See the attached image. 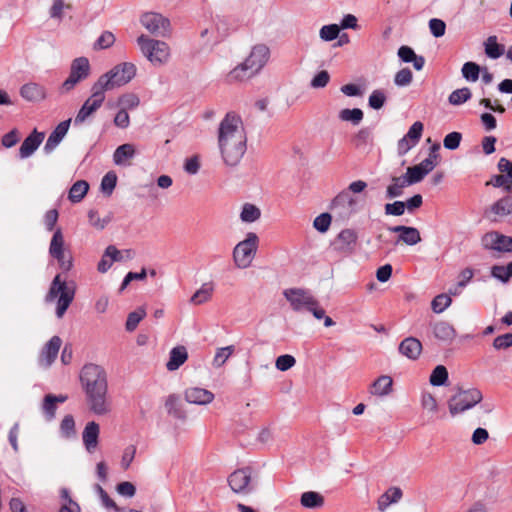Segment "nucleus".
<instances>
[{"instance_id":"1","label":"nucleus","mask_w":512,"mask_h":512,"mask_svg":"<svg viewBox=\"0 0 512 512\" xmlns=\"http://www.w3.org/2000/svg\"><path fill=\"white\" fill-rule=\"evenodd\" d=\"M247 137L240 116L228 112L220 122L218 129V146L224 163L237 166L247 149Z\"/></svg>"},{"instance_id":"2","label":"nucleus","mask_w":512,"mask_h":512,"mask_svg":"<svg viewBox=\"0 0 512 512\" xmlns=\"http://www.w3.org/2000/svg\"><path fill=\"white\" fill-rule=\"evenodd\" d=\"M79 378L90 411L96 415L107 414L110 409L107 403L108 381L105 369L97 364H85Z\"/></svg>"},{"instance_id":"3","label":"nucleus","mask_w":512,"mask_h":512,"mask_svg":"<svg viewBox=\"0 0 512 512\" xmlns=\"http://www.w3.org/2000/svg\"><path fill=\"white\" fill-rule=\"evenodd\" d=\"M270 50L265 44L255 45L245 61L235 67L229 74L232 80L249 78L260 71L267 63Z\"/></svg>"},{"instance_id":"4","label":"nucleus","mask_w":512,"mask_h":512,"mask_svg":"<svg viewBox=\"0 0 512 512\" xmlns=\"http://www.w3.org/2000/svg\"><path fill=\"white\" fill-rule=\"evenodd\" d=\"M75 297V286L74 283H67L66 280L61 279V275L57 274L50 284L48 293L45 296L47 303L53 302L56 298V316L62 318L73 302Z\"/></svg>"},{"instance_id":"5","label":"nucleus","mask_w":512,"mask_h":512,"mask_svg":"<svg viewBox=\"0 0 512 512\" xmlns=\"http://www.w3.org/2000/svg\"><path fill=\"white\" fill-rule=\"evenodd\" d=\"M137 43L143 55L155 66L165 64L170 56V48L167 43L151 39L142 34L137 38Z\"/></svg>"},{"instance_id":"6","label":"nucleus","mask_w":512,"mask_h":512,"mask_svg":"<svg viewBox=\"0 0 512 512\" xmlns=\"http://www.w3.org/2000/svg\"><path fill=\"white\" fill-rule=\"evenodd\" d=\"M482 392L477 388H458L457 392L448 400L449 412L452 416L464 413L480 403Z\"/></svg>"},{"instance_id":"7","label":"nucleus","mask_w":512,"mask_h":512,"mask_svg":"<svg viewBox=\"0 0 512 512\" xmlns=\"http://www.w3.org/2000/svg\"><path fill=\"white\" fill-rule=\"evenodd\" d=\"M257 247L258 236L253 232L248 233L246 239L239 242L233 250V258L237 267H248L257 251Z\"/></svg>"},{"instance_id":"8","label":"nucleus","mask_w":512,"mask_h":512,"mask_svg":"<svg viewBox=\"0 0 512 512\" xmlns=\"http://www.w3.org/2000/svg\"><path fill=\"white\" fill-rule=\"evenodd\" d=\"M90 71L91 67L88 58H75L71 63L69 76L62 84V91H71L78 83L89 77Z\"/></svg>"},{"instance_id":"9","label":"nucleus","mask_w":512,"mask_h":512,"mask_svg":"<svg viewBox=\"0 0 512 512\" xmlns=\"http://www.w3.org/2000/svg\"><path fill=\"white\" fill-rule=\"evenodd\" d=\"M140 22L154 36L166 37L171 33L170 20L160 13H144L140 18Z\"/></svg>"},{"instance_id":"10","label":"nucleus","mask_w":512,"mask_h":512,"mask_svg":"<svg viewBox=\"0 0 512 512\" xmlns=\"http://www.w3.org/2000/svg\"><path fill=\"white\" fill-rule=\"evenodd\" d=\"M228 484L233 492L237 494H249L253 491L252 469L244 467L232 472L228 477Z\"/></svg>"},{"instance_id":"11","label":"nucleus","mask_w":512,"mask_h":512,"mask_svg":"<svg viewBox=\"0 0 512 512\" xmlns=\"http://www.w3.org/2000/svg\"><path fill=\"white\" fill-rule=\"evenodd\" d=\"M283 295L295 312H300L303 309L308 310L311 305L316 304V299L310 291L303 288L285 289Z\"/></svg>"},{"instance_id":"12","label":"nucleus","mask_w":512,"mask_h":512,"mask_svg":"<svg viewBox=\"0 0 512 512\" xmlns=\"http://www.w3.org/2000/svg\"><path fill=\"white\" fill-rule=\"evenodd\" d=\"M136 66L131 62H123L106 72L113 88L129 83L136 75Z\"/></svg>"},{"instance_id":"13","label":"nucleus","mask_w":512,"mask_h":512,"mask_svg":"<svg viewBox=\"0 0 512 512\" xmlns=\"http://www.w3.org/2000/svg\"><path fill=\"white\" fill-rule=\"evenodd\" d=\"M482 245L486 250L505 253L512 252V237L506 236L497 231H491L482 237Z\"/></svg>"},{"instance_id":"14","label":"nucleus","mask_w":512,"mask_h":512,"mask_svg":"<svg viewBox=\"0 0 512 512\" xmlns=\"http://www.w3.org/2000/svg\"><path fill=\"white\" fill-rule=\"evenodd\" d=\"M358 235L353 229H343L331 242L334 251L340 254H351L355 249Z\"/></svg>"},{"instance_id":"15","label":"nucleus","mask_w":512,"mask_h":512,"mask_svg":"<svg viewBox=\"0 0 512 512\" xmlns=\"http://www.w3.org/2000/svg\"><path fill=\"white\" fill-rule=\"evenodd\" d=\"M62 340L59 336H53L42 348L39 356V364L48 368L56 360Z\"/></svg>"},{"instance_id":"16","label":"nucleus","mask_w":512,"mask_h":512,"mask_svg":"<svg viewBox=\"0 0 512 512\" xmlns=\"http://www.w3.org/2000/svg\"><path fill=\"white\" fill-rule=\"evenodd\" d=\"M356 201L348 192L339 193L331 203V209L341 217H349L355 211Z\"/></svg>"},{"instance_id":"17","label":"nucleus","mask_w":512,"mask_h":512,"mask_svg":"<svg viewBox=\"0 0 512 512\" xmlns=\"http://www.w3.org/2000/svg\"><path fill=\"white\" fill-rule=\"evenodd\" d=\"M71 121L72 120L69 118L60 122L51 132L44 146V152L46 154L51 153L61 143L69 130Z\"/></svg>"},{"instance_id":"18","label":"nucleus","mask_w":512,"mask_h":512,"mask_svg":"<svg viewBox=\"0 0 512 512\" xmlns=\"http://www.w3.org/2000/svg\"><path fill=\"white\" fill-rule=\"evenodd\" d=\"M44 137L43 132H38L34 129L22 142L19 148V157L21 159L30 157L38 149Z\"/></svg>"},{"instance_id":"19","label":"nucleus","mask_w":512,"mask_h":512,"mask_svg":"<svg viewBox=\"0 0 512 512\" xmlns=\"http://www.w3.org/2000/svg\"><path fill=\"white\" fill-rule=\"evenodd\" d=\"M393 233H398L397 242L413 246L421 241L420 232L417 228L405 225L392 226L388 228Z\"/></svg>"},{"instance_id":"20","label":"nucleus","mask_w":512,"mask_h":512,"mask_svg":"<svg viewBox=\"0 0 512 512\" xmlns=\"http://www.w3.org/2000/svg\"><path fill=\"white\" fill-rule=\"evenodd\" d=\"M423 346L419 339L415 337H407L399 344V353L410 360H417L421 355Z\"/></svg>"},{"instance_id":"21","label":"nucleus","mask_w":512,"mask_h":512,"mask_svg":"<svg viewBox=\"0 0 512 512\" xmlns=\"http://www.w3.org/2000/svg\"><path fill=\"white\" fill-rule=\"evenodd\" d=\"M99 433L100 427L96 422L91 421L86 424L82 434V439L83 444L89 453L94 452L97 448Z\"/></svg>"},{"instance_id":"22","label":"nucleus","mask_w":512,"mask_h":512,"mask_svg":"<svg viewBox=\"0 0 512 512\" xmlns=\"http://www.w3.org/2000/svg\"><path fill=\"white\" fill-rule=\"evenodd\" d=\"M185 399L189 403L205 405L213 401L214 394L207 389L193 387L185 391Z\"/></svg>"},{"instance_id":"23","label":"nucleus","mask_w":512,"mask_h":512,"mask_svg":"<svg viewBox=\"0 0 512 512\" xmlns=\"http://www.w3.org/2000/svg\"><path fill=\"white\" fill-rule=\"evenodd\" d=\"M20 95L27 101L38 102L45 99L46 91L42 85L31 82L21 87Z\"/></svg>"},{"instance_id":"24","label":"nucleus","mask_w":512,"mask_h":512,"mask_svg":"<svg viewBox=\"0 0 512 512\" xmlns=\"http://www.w3.org/2000/svg\"><path fill=\"white\" fill-rule=\"evenodd\" d=\"M113 85L108 78V75H101L98 80L91 87V96L90 99H94L103 104L105 100V92L109 90H113Z\"/></svg>"},{"instance_id":"25","label":"nucleus","mask_w":512,"mask_h":512,"mask_svg":"<svg viewBox=\"0 0 512 512\" xmlns=\"http://www.w3.org/2000/svg\"><path fill=\"white\" fill-rule=\"evenodd\" d=\"M101 106V102L90 98L86 99L74 118V125L77 126L84 123L87 118L94 114Z\"/></svg>"},{"instance_id":"26","label":"nucleus","mask_w":512,"mask_h":512,"mask_svg":"<svg viewBox=\"0 0 512 512\" xmlns=\"http://www.w3.org/2000/svg\"><path fill=\"white\" fill-rule=\"evenodd\" d=\"M433 334L438 340L451 343L456 336V331L448 322L439 321L433 325Z\"/></svg>"},{"instance_id":"27","label":"nucleus","mask_w":512,"mask_h":512,"mask_svg":"<svg viewBox=\"0 0 512 512\" xmlns=\"http://www.w3.org/2000/svg\"><path fill=\"white\" fill-rule=\"evenodd\" d=\"M187 358L188 353L184 346L174 347L170 351L169 360L166 364V367L169 371H175L185 363Z\"/></svg>"},{"instance_id":"28","label":"nucleus","mask_w":512,"mask_h":512,"mask_svg":"<svg viewBox=\"0 0 512 512\" xmlns=\"http://www.w3.org/2000/svg\"><path fill=\"white\" fill-rule=\"evenodd\" d=\"M373 129L363 127L351 137V143L356 149H365L373 143Z\"/></svg>"},{"instance_id":"29","label":"nucleus","mask_w":512,"mask_h":512,"mask_svg":"<svg viewBox=\"0 0 512 512\" xmlns=\"http://www.w3.org/2000/svg\"><path fill=\"white\" fill-rule=\"evenodd\" d=\"M136 151L134 145L125 143L118 146L113 153V161L118 166L127 165L126 161L133 158Z\"/></svg>"},{"instance_id":"30","label":"nucleus","mask_w":512,"mask_h":512,"mask_svg":"<svg viewBox=\"0 0 512 512\" xmlns=\"http://www.w3.org/2000/svg\"><path fill=\"white\" fill-rule=\"evenodd\" d=\"M403 493L399 487H391L378 499V509L383 512L390 504L398 502Z\"/></svg>"},{"instance_id":"31","label":"nucleus","mask_w":512,"mask_h":512,"mask_svg":"<svg viewBox=\"0 0 512 512\" xmlns=\"http://www.w3.org/2000/svg\"><path fill=\"white\" fill-rule=\"evenodd\" d=\"M300 503L308 509L320 508L324 505V497L315 491H307L302 493Z\"/></svg>"},{"instance_id":"32","label":"nucleus","mask_w":512,"mask_h":512,"mask_svg":"<svg viewBox=\"0 0 512 512\" xmlns=\"http://www.w3.org/2000/svg\"><path fill=\"white\" fill-rule=\"evenodd\" d=\"M391 180L392 183L388 185L386 189V199H394L402 196L404 188L409 186L403 176H394Z\"/></svg>"},{"instance_id":"33","label":"nucleus","mask_w":512,"mask_h":512,"mask_svg":"<svg viewBox=\"0 0 512 512\" xmlns=\"http://www.w3.org/2000/svg\"><path fill=\"white\" fill-rule=\"evenodd\" d=\"M89 190V184L85 180L76 181L70 188L68 193V199L72 203L80 202Z\"/></svg>"},{"instance_id":"34","label":"nucleus","mask_w":512,"mask_h":512,"mask_svg":"<svg viewBox=\"0 0 512 512\" xmlns=\"http://www.w3.org/2000/svg\"><path fill=\"white\" fill-rule=\"evenodd\" d=\"M392 384L390 376L382 375L373 382L371 393L379 396L388 395L391 392Z\"/></svg>"},{"instance_id":"35","label":"nucleus","mask_w":512,"mask_h":512,"mask_svg":"<svg viewBox=\"0 0 512 512\" xmlns=\"http://www.w3.org/2000/svg\"><path fill=\"white\" fill-rule=\"evenodd\" d=\"M490 211L498 216H507L512 214V196L507 195L497 200L490 207Z\"/></svg>"},{"instance_id":"36","label":"nucleus","mask_w":512,"mask_h":512,"mask_svg":"<svg viewBox=\"0 0 512 512\" xmlns=\"http://www.w3.org/2000/svg\"><path fill=\"white\" fill-rule=\"evenodd\" d=\"M505 52L504 45L497 42L496 36H489L485 42V53L489 58L497 59Z\"/></svg>"},{"instance_id":"37","label":"nucleus","mask_w":512,"mask_h":512,"mask_svg":"<svg viewBox=\"0 0 512 512\" xmlns=\"http://www.w3.org/2000/svg\"><path fill=\"white\" fill-rule=\"evenodd\" d=\"M213 292V285L211 283H204L191 297L190 302L196 305L207 302Z\"/></svg>"},{"instance_id":"38","label":"nucleus","mask_w":512,"mask_h":512,"mask_svg":"<svg viewBox=\"0 0 512 512\" xmlns=\"http://www.w3.org/2000/svg\"><path fill=\"white\" fill-rule=\"evenodd\" d=\"M339 119L346 122H351L353 125H358L364 117V113L360 108L342 109L338 115Z\"/></svg>"},{"instance_id":"39","label":"nucleus","mask_w":512,"mask_h":512,"mask_svg":"<svg viewBox=\"0 0 512 512\" xmlns=\"http://www.w3.org/2000/svg\"><path fill=\"white\" fill-rule=\"evenodd\" d=\"M448 370L444 365H437L433 370L429 378V382L432 386H443L448 381Z\"/></svg>"},{"instance_id":"40","label":"nucleus","mask_w":512,"mask_h":512,"mask_svg":"<svg viewBox=\"0 0 512 512\" xmlns=\"http://www.w3.org/2000/svg\"><path fill=\"white\" fill-rule=\"evenodd\" d=\"M472 92L468 87H463L454 90L448 97V101L451 105L459 106L470 100Z\"/></svg>"},{"instance_id":"41","label":"nucleus","mask_w":512,"mask_h":512,"mask_svg":"<svg viewBox=\"0 0 512 512\" xmlns=\"http://www.w3.org/2000/svg\"><path fill=\"white\" fill-rule=\"evenodd\" d=\"M261 216L260 209L254 204L245 203L242 207L240 219L245 223L257 221Z\"/></svg>"},{"instance_id":"42","label":"nucleus","mask_w":512,"mask_h":512,"mask_svg":"<svg viewBox=\"0 0 512 512\" xmlns=\"http://www.w3.org/2000/svg\"><path fill=\"white\" fill-rule=\"evenodd\" d=\"M165 407L170 415L177 419H184L185 413L179 405V397L175 394L168 396Z\"/></svg>"},{"instance_id":"43","label":"nucleus","mask_w":512,"mask_h":512,"mask_svg":"<svg viewBox=\"0 0 512 512\" xmlns=\"http://www.w3.org/2000/svg\"><path fill=\"white\" fill-rule=\"evenodd\" d=\"M64 252V237L61 229H57L51 239L49 246V254L51 257L59 256L60 253Z\"/></svg>"},{"instance_id":"44","label":"nucleus","mask_w":512,"mask_h":512,"mask_svg":"<svg viewBox=\"0 0 512 512\" xmlns=\"http://www.w3.org/2000/svg\"><path fill=\"white\" fill-rule=\"evenodd\" d=\"M117 184V175L114 171L107 172L101 180V191L110 196Z\"/></svg>"},{"instance_id":"45","label":"nucleus","mask_w":512,"mask_h":512,"mask_svg":"<svg viewBox=\"0 0 512 512\" xmlns=\"http://www.w3.org/2000/svg\"><path fill=\"white\" fill-rule=\"evenodd\" d=\"M234 351L235 347L233 345L219 348L216 351V354L213 359L214 367L219 368L223 366L224 363L228 360V358L234 353Z\"/></svg>"},{"instance_id":"46","label":"nucleus","mask_w":512,"mask_h":512,"mask_svg":"<svg viewBox=\"0 0 512 512\" xmlns=\"http://www.w3.org/2000/svg\"><path fill=\"white\" fill-rule=\"evenodd\" d=\"M480 66L475 62H466L462 66L463 77L470 82H475L479 78Z\"/></svg>"},{"instance_id":"47","label":"nucleus","mask_w":512,"mask_h":512,"mask_svg":"<svg viewBox=\"0 0 512 512\" xmlns=\"http://www.w3.org/2000/svg\"><path fill=\"white\" fill-rule=\"evenodd\" d=\"M452 303V299L449 294H439L431 302L432 310L435 313H442Z\"/></svg>"},{"instance_id":"48","label":"nucleus","mask_w":512,"mask_h":512,"mask_svg":"<svg viewBox=\"0 0 512 512\" xmlns=\"http://www.w3.org/2000/svg\"><path fill=\"white\" fill-rule=\"evenodd\" d=\"M425 176L426 174L418 167V165L408 167L406 174L403 175L409 186L421 182Z\"/></svg>"},{"instance_id":"49","label":"nucleus","mask_w":512,"mask_h":512,"mask_svg":"<svg viewBox=\"0 0 512 512\" xmlns=\"http://www.w3.org/2000/svg\"><path fill=\"white\" fill-rule=\"evenodd\" d=\"M115 36L110 31H104L95 41L93 48L95 50H103L110 48L115 43Z\"/></svg>"},{"instance_id":"50","label":"nucleus","mask_w":512,"mask_h":512,"mask_svg":"<svg viewBox=\"0 0 512 512\" xmlns=\"http://www.w3.org/2000/svg\"><path fill=\"white\" fill-rule=\"evenodd\" d=\"M118 104L119 106H121L122 109L131 110L139 106L140 99L134 93H126L119 97Z\"/></svg>"},{"instance_id":"51","label":"nucleus","mask_w":512,"mask_h":512,"mask_svg":"<svg viewBox=\"0 0 512 512\" xmlns=\"http://www.w3.org/2000/svg\"><path fill=\"white\" fill-rule=\"evenodd\" d=\"M60 431L65 438H71L75 436V420L72 415H66L62 419L60 424Z\"/></svg>"},{"instance_id":"52","label":"nucleus","mask_w":512,"mask_h":512,"mask_svg":"<svg viewBox=\"0 0 512 512\" xmlns=\"http://www.w3.org/2000/svg\"><path fill=\"white\" fill-rule=\"evenodd\" d=\"M386 102V95L383 90L376 89L374 90L368 99L369 106L374 110L381 109Z\"/></svg>"},{"instance_id":"53","label":"nucleus","mask_w":512,"mask_h":512,"mask_svg":"<svg viewBox=\"0 0 512 512\" xmlns=\"http://www.w3.org/2000/svg\"><path fill=\"white\" fill-rule=\"evenodd\" d=\"M145 315L146 313L143 309H138L136 311L130 312L128 314L125 324L126 330L129 332L134 331Z\"/></svg>"},{"instance_id":"54","label":"nucleus","mask_w":512,"mask_h":512,"mask_svg":"<svg viewBox=\"0 0 512 512\" xmlns=\"http://www.w3.org/2000/svg\"><path fill=\"white\" fill-rule=\"evenodd\" d=\"M413 80L412 71L409 68L399 70L394 76V83L398 87H405L411 84Z\"/></svg>"},{"instance_id":"55","label":"nucleus","mask_w":512,"mask_h":512,"mask_svg":"<svg viewBox=\"0 0 512 512\" xmlns=\"http://www.w3.org/2000/svg\"><path fill=\"white\" fill-rule=\"evenodd\" d=\"M95 490L98 493V495L100 496L102 504H103V506L105 508H107V509H114L116 512H122L123 511V509L118 507L117 504L114 502V500H112L109 497L108 493L102 488L101 485L96 484L95 485Z\"/></svg>"},{"instance_id":"56","label":"nucleus","mask_w":512,"mask_h":512,"mask_svg":"<svg viewBox=\"0 0 512 512\" xmlns=\"http://www.w3.org/2000/svg\"><path fill=\"white\" fill-rule=\"evenodd\" d=\"M332 217L329 213H322L318 215L313 221V227L320 233L328 231L331 224Z\"/></svg>"},{"instance_id":"57","label":"nucleus","mask_w":512,"mask_h":512,"mask_svg":"<svg viewBox=\"0 0 512 512\" xmlns=\"http://www.w3.org/2000/svg\"><path fill=\"white\" fill-rule=\"evenodd\" d=\"M43 413L47 420H52L55 417L57 404L52 400V394L45 395L42 404Z\"/></svg>"},{"instance_id":"58","label":"nucleus","mask_w":512,"mask_h":512,"mask_svg":"<svg viewBox=\"0 0 512 512\" xmlns=\"http://www.w3.org/2000/svg\"><path fill=\"white\" fill-rule=\"evenodd\" d=\"M88 219H89V223L99 229V230H102L106 227V225L111 221V216H107L103 219H101L98 215V212L94 209H91L89 210L88 212Z\"/></svg>"},{"instance_id":"59","label":"nucleus","mask_w":512,"mask_h":512,"mask_svg":"<svg viewBox=\"0 0 512 512\" xmlns=\"http://www.w3.org/2000/svg\"><path fill=\"white\" fill-rule=\"evenodd\" d=\"M462 140L460 132L453 131L448 133L443 139V145L448 150H455L459 147Z\"/></svg>"},{"instance_id":"60","label":"nucleus","mask_w":512,"mask_h":512,"mask_svg":"<svg viewBox=\"0 0 512 512\" xmlns=\"http://www.w3.org/2000/svg\"><path fill=\"white\" fill-rule=\"evenodd\" d=\"M340 32V27L336 24L324 25L320 29V37L324 41L335 40Z\"/></svg>"},{"instance_id":"61","label":"nucleus","mask_w":512,"mask_h":512,"mask_svg":"<svg viewBox=\"0 0 512 512\" xmlns=\"http://www.w3.org/2000/svg\"><path fill=\"white\" fill-rule=\"evenodd\" d=\"M296 363L295 358L292 355L284 354L277 357L275 366L279 371H287L291 369Z\"/></svg>"},{"instance_id":"62","label":"nucleus","mask_w":512,"mask_h":512,"mask_svg":"<svg viewBox=\"0 0 512 512\" xmlns=\"http://www.w3.org/2000/svg\"><path fill=\"white\" fill-rule=\"evenodd\" d=\"M508 181L509 180L503 174L494 175V176H492L490 181L486 182V185L487 186L492 185L493 187H496V188L503 187V189L505 191L511 192L512 191V182L508 183Z\"/></svg>"},{"instance_id":"63","label":"nucleus","mask_w":512,"mask_h":512,"mask_svg":"<svg viewBox=\"0 0 512 512\" xmlns=\"http://www.w3.org/2000/svg\"><path fill=\"white\" fill-rule=\"evenodd\" d=\"M429 29L431 34L436 37H442L446 31V24L443 20L438 18H432L429 21Z\"/></svg>"},{"instance_id":"64","label":"nucleus","mask_w":512,"mask_h":512,"mask_svg":"<svg viewBox=\"0 0 512 512\" xmlns=\"http://www.w3.org/2000/svg\"><path fill=\"white\" fill-rule=\"evenodd\" d=\"M512 346V333L497 336L493 341L496 350H504Z\"/></svg>"}]
</instances>
